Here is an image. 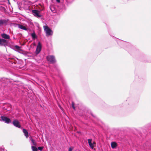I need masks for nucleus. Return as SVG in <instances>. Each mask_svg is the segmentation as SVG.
I'll return each instance as SVG.
<instances>
[{"mask_svg":"<svg viewBox=\"0 0 151 151\" xmlns=\"http://www.w3.org/2000/svg\"><path fill=\"white\" fill-rule=\"evenodd\" d=\"M44 29L46 33V36L48 37L52 35V31L48 27V26L46 25L44 26Z\"/></svg>","mask_w":151,"mask_h":151,"instance_id":"obj_1","label":"nucleus"},{"mask_svg":"<svg viewBox=\"0 0 151 151\" xmlns=\"http://www.w3.org/2000/svg\"><path fill=\"white\" fill-rule=\"evenodd\" d=\"M47 60L52 63H54L56 62L55 57L53 55H48L47 56Z\"/></svg>","mask_w":151,"mask_h":151,"instance_id":"obj_2","label":"nucleus"},{"mask_svg":"<svg viewBox=\"0 0 151 151\" xmlns=\"http://www.w3.org/2000/svg\"><path fill=\"white\" fill-rule=\"evenodd\" d=\"M32 12L33 15L37 18H40L41 17V15L40 14L39 11L38 10H33L32 11Z\"/></svg>","mask_w":151,"mask_h":151,"instance_id":"obj_3","label":"nucleus"},{"mask_svg":"<svg viewBox=\"0 0 151 151\" xmlns=\"http://www.w3.org/2000/svg\"><path fill=\"white\" fill-rule=\"evenodd\" d=\"M1 118L2 120L5 123L9 124L11 122V120L10 119L6 116H1Z\"/></svg>","mask_w":151,"mask_h":151,"instance_id":"obj_4","label":"nucleus"},{"mask_svg":"<svg viewBox=\"0 0 151 151\" xmlns=\"http://www.w3.org/2000/svg\"><path fill=\"white\" fill-rule=\"evenodd\" d=\"M41 45L40 42H39L36 51V54H38L41 51Z\"/></svg>","mask_w":151,"mask_h":151,"instance_id":"obj_5","label":"nucleus"},{"mask_svg":"<svg viewBox=\"0 0 151 151\" xmlns=\"http://www.w3.org/2000/svg\"><path fill=\"white\" fill-rule=\"evenodd\" d=\"M12 124L14 126L17 127L19 128H20L21 127L19 122L17 120H14Z\"/></svg>","mask_w":151,"mask_h":151,"instance_id":"obj_6","label":"nucleus"},{"mask_svg":"<svg viewBox=\"0 0 151 151\" xmlns=\"http://www.w3.org/2000/svg\"><path fill=\"white\" fill-rule=\"evenodd\" d=\"M88 143L90 147L92 149H93L94 147V145L96 144L95 142H93V143H92V139H88Z\"/></svg>","mask_w":151,"mask_h":151,"instance_id":"obj_7","label":"nucleus"},{"mask_svg":"<svg viewBox=\"0 0 151 151\" xmlns=\"http://www.w3.org/2000/svg\"><path fill=\"white\" fill-rule=\"evenodd\" d=\"M8 42L5 39H1L0 38V45L1 46L5 45L7 44Z\"/></svg>","mask_w":151,"mask_h":151,"instance_id":"obj_8","label":"nucleus"},{"mask_svg":"<svg viewBox=\"0 0 151 151\" xmlns=\"http://www.w3.org/2000/svg\"><path fill=\"white\" fill-rule=\"evenodd\" d=\"M1 36L3 38L5 39L9 40L10 39V37L9 35L5 33L1 34Z\"/></svg>","mask_w":151,"mask_h":151,"instance_id":"obj_9","label":"nucleus"},{"mask_svg":"<svg viewBox=\"0 0 151 151\" xmlns=\"http://www.w3.org/2000/svg\"><path fill=\"white\" fill-rule=\"evenodd\" d=\"M23 132L24 133V135L25 136L26 138H28L29 137V133L27 130L25 129H23Z\"/></svg>","mask_w":151,"mask_h":151,"instance_id":"obj_10","label":"nucleus"},{"mask_svg":"<svg viewBox=\"0 0 151 151\" xmlns=\"http://www.w3.org/2000/svg\"><path fill=\"white\" fill-rule=\"evenodd\" d=\"M18 25L19 28L22 29L24 30H27V29L25 27V26L19 24H18Z\"/></svg>","mask_w":151,"mask_h":151,"instance_id":"obj_11","label":"nucleus"},{"mask_svg":"<svg viewBox=\"0 0 151 151\" xmlns=\"http://www.w3.org/2000/svg\"><path fill=\"white\" fill-rule=\"evenodd\" d=\"M31 36L32 39L34 40H35L37 37V36L34 32L31 34Z\"/></svg>","mask_w":151,"mask_h":151,"instance_id":"obj_12","label":"nucleus"},{"mask_svg":"<svg viewBox=\"0 0 151 151\" xmlns=\"http://www.w3.org/2000/svg\"><path fill=\"white\" fill-rule=\"evenodd\" d=\"M6 22V21L5 20L1 19L0 20V26L4 24H5Z\"/></svg>","mask_w":151,"mask_h":151,"instance_id":"obj_13","label":"nucleus"},{"mask_svg":"<svg viewBox=\"0 0 151 151\" xmlns=\"http://www.w3.org/2000/svg\"><path fill=\"white\" fill-rule=\"evenodd\" d=\"M14 47L16 50H21V47H19L16 45L14 46Z\"/></svg>","mask_w":151,"mask_h":151,"instance_id":"obj_14","label":"nucleus"},{"mask_svg":"<svg viewBox=\"0 0 151 151\" xmlns=\"http://www.w3.org/2000/svg\"><path fill=\"white\" fill-rule=\"evenodd\" d=\"M111 147L113 148H114L116 147L117 144L115 142H113L111 143Z\"/></svg>","mask_w":151,"mask_h":151,"instance_id":"obj_15","label":"nucleus"},{"mask_svg":"<svg viewBox=\"0 0 151 151\" xmlns=\"http://www.w3.org/2000/svg\"><path fill=\"white\" fill-rule=\"evenodd\" d=\"M30 139L32 143V145L36 146V143L35 142L34 140L31 138H30Z\"/></svg>","mask_w":151,"mask_h":151,"instance_id":"obj_16","label":"nucleus"},{"mask_svg":"<svg viewBox=\"0 0 151 151\" xmlns=\"http://www.w3.org/2000/svg\"><path fill=\"white\" fill-rule=\"evenodd\" d=\"M31 147L32 151H38L37 148L34 146H32Z\"/></svg>","mask_w":151,"mask_h":151,"instance_id":"obj_17","label":"nucleus"},{"mask_svg":"<svg viewBox=\"0 0 151 151\" xmlns=\"http://www.w3.org/2000/svg\"><path fill=\"white\" fill-rule=\"evenodd\" d=\"M28 3V1H25V3H24V4H25V6H24V7L26 8H29L30 6L28 5H26V4H27V3Z\"/></svg>","mask_w":151,"mask_h":151,"instance_id":"obj_18","label":"nucleus"},{"mask_svg":"<svg viewBox=\"0 0 151 151\" xmlns=\"http://www.w3.org/2000/svg\"><path fill=\"white\" fill-rule=\"evenodd\" d=\"M0 151H7L6 150H5L4 147L0 148Z\"/></svg>","mask_w":151,"mask_h":151,"instance_id":"obj_19","label":"nucleus"},{"mask_svg":"<svg viewBox=\"0 0 151 151\" xmlns=\"http://www.w3.org/2000/svg\"><path fill=\"white\" fill-rule=\"evenodd\" d=\"M38 149L40 151H42L43 149V147H38Z\"/></svg>","mask_w":151,"mask_h":151,"instance_id":"obj_20","label":"nucleus"},{"mask_svg":"<svg viewBox=\"0 0 151 151\" xmlns=\"http://www.w3.org/2000/svg\"><path fill=\"white\" fill-rule=\"evenodd\" d=\"M72 107L73 109H74V110H75V108L74 106V104L73 102H72Z\"/></svg>","mask_w":151,"mask_h":151,"instance_id":"obj_21","label":"nucleus"},{"mask_svg":"<svg viewBox=\"0 0 151 151\" xmlns=\"http://www.w3.org/2000/svg\"><path fill=\"white\" fill-rule=\"evenodd\" d=\"M73 149V148H72L71 147H70L69 148L68 151H72Z\"/></svg>","mask_w":151,"mask_h":151,"instance_id":"obj_22","label":"nucleus"},{"mask_svg":"<svg viewBox=\"0 0 151 151\" xmlns=\"http://www.w3.org/2000/svg\"><path fill=\"white\" fill-rule=\"evenodd\" d=\"M56 1L58 3L60 2V0H56Z\"/></svg>","mask_w":151,"mask_h":151,"instance_id":"obj_23","label":"nucleus"},{"mask_svg":"<svg viewBox=\"0 0 151 151\" xmlns=\"http://www.w3.org/2000/svg\"><path fill=\"white\" fill-rule=\"evenodd\" d=\"M91 115H92V116L93 117H95V116L93 115V114H91Z\"/></svg>","mask_w":151,"mask_h":151,"instance_id":"obj_24","label":"nucleus"}]
</instances>
